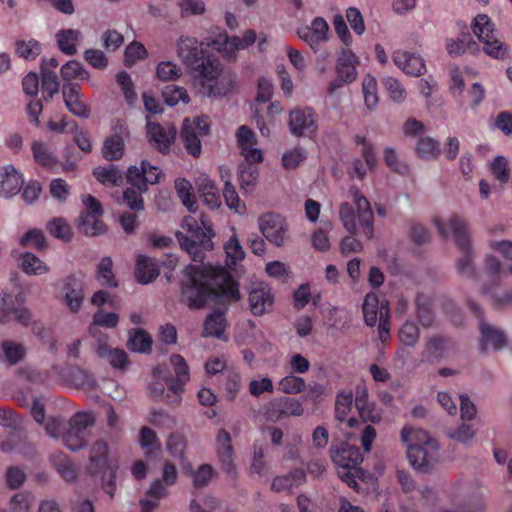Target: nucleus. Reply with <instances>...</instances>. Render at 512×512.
<instances>
[{
	"label": "nucleus",
	"instance_id": "1",
	"mask_svg": "<svg viewBox=\"0 0 512 512\" xmlns=\"http://www.w3.org/2000/svg\"><path fill=\"white\" fill-rule=\"evenodd\" d=\"M181 228L176 232L180 246L190 255L194 262L184 270L185 281L182 284V293L188 306L199 309L205 306L208 299L222 297L227 301H237L240 292L237 282L223 267H214L203 264L204 250L213 248L212 237L214 232L211 225L201 217L200 223L192 216L183 218Z\"/></svg>",
	"mask_w": 512,
	"mask_h": 512
},
{
	"label": "nucleus",
	"instance_id": "2",
	"mask_svg": "<svg viewBox=\"0 0 512 512\" xmlns=\"http://www.w3.org/2000/svg\"><path fill=\"white\" fill-rule=\"evenodd\" d=\"M434 225L443 239L452 235L457 247L463 253L456 264L458 272L467 277L472 276L474 267L467 220L458 214H452L445 220L435 219Z\"/></svg>",
	"mask_w": 512,
	"mask_h": 512
},
{
	"label": "nucleus",
	"instance_id": "3",
	"mask_svg": "<svg viewBox=\"0 0 512 512\" xmlns=\"http://www.w3.org/2000/svg\"><path fill=\"white\" fill-rule=\"evenodd\" d=\"M471 30L486 55L501 61L509 58L510 49L497 37L495 24L487 14H477L471 22Z\"/></svg>",
	"mask_w": 512,
	"mask_h": 512
},
{
	"label": "nucleus",
	"instance_id": "4",
	"mask_svg": "<svg viewBox=\"0 0 512 512\" xmlns=\"http://www.w3.org/2000/svg\"><path fill=\"white\" fill-rule=\"evenodd\" d=\"M215 71L210 75L208 73H198L194 77L196 85L200 86V91L209 97L225 96L235 88V75L230 71H224L217 59L210 61Z\"/></svg>",
	"mask_w": 512,
	"mask_h": 512
},
{
	"label": "nucleus",
	"instance_id": "5",
	"mask_svg": "<svg viewBox=\"0 0 512 512\" xmlns=\"http://www.w3.org/2000/svg\"><path fill=\"white\" fill-rule=\"evenodd\" d=\"M116 465L113 464L109 454V446L106 441L99 439L95 441L89 451L87 470L90 474H109V478L103 481V490L111 497L114 496V482Z\"/></svg>",
	"mask_w": 512,
	"mask_h": 512
},
{
	"label": "nucleus",
	"instance_id": "6",
	"mask_svg": "<svg viewBox=\"0 0 512 512\" xmlns=\"http://www.w3.org/2000/svg\"><path fill=\"white\" fill-rule=\"evenodd\" d=\"M176 52L179 59L193 73L194 77L198 73H208L215 71L210 64L212 60L206 56V51L202 48L196 38L181 36L176 42Z\"/></svg>",
	"mask_w": 512,
	"mask_h": 512
},
{
	"label": "nucleus",
	"instance_id": "7",
	"mask_svg": "<svg viewBox=\"0 0 512 512\" xmlns=\"http://www.w3.org/2000/svg\"><path fill=\"white\" fill-rule=\"evenodd\" d=\"M15 320L23 326L31 322L30 311L22 305V297L16 296L15 299L6 290L0 293V324H5Z\"/></svg>",
	"mask_w": 512,
	"mask_h": 512
},
{
	"label": "nucleus",
	"instance_id": "8",
	"mask_svg": "<svg viewBox=\"0 0 512 512\" xmlns=\"http://www.w3.org/2000/svg\"><path fill=\"white\" fill-rule=\"evenodd\" d=\"M258 224L262 235L276 247L283 246L289 239L288 224L279 214L273 212L263 214Z\"/></svg>",
	"mask_w": 512,
	"mask_h": 512
},
{
	"label": "nucleus",
	"instance_id": "9",
	"mask_svg": "<svg viewBox=\"0 0 512 512\" xmlns=\"http://www.w3.org/2000/svg\"><path fill=\"white\" fill-rule=\"evenodd\" d=\"M256 39L257 36L254 30L245 31L242 38L238 36L229 37L226 33H222L216 39L208 42L207 45L230 59L235 57L238 50H244L252 45Z\"/></svg>",
	"mask_w": 512,
	"mask_h": 512
},
{
	"label": "nucleus",
	"instance_id": "10",
	"mask_svg": "<svg viewBox=\"0 0 512 512\" xmlns=\"http://www.w3.org/2000/svg\"><path fill=\"white\" fill-rule=\"evenodd\" d=\"M63 303L72 312L81 310L85 299V283L83 277L75 274L67 276L61 289Z\"/></svg>",
	"mask_w": 512,
	"mask_h": 512
},
{
	"label": "nucleus",
	"instance_id": "11",
	"mask_svg": "<svg viewBox=\"0 0 512 512\" xmlns=\"http://www.w3.org/2000/svg\"><path fill=\"white\" fill-rule=\"evenodd\" d=\"M304 413L302 403L295 398L280 397L269 401L265 406V417L277 422L290 416H301Z\"/></svg>",
	"mask_w": 512,
	"mask_h": 512
},
{
	"label": "nucleus",
	"instance_id": "12",
	"mask_svg": "<svg viewBox=\"0 0 512 512\" xmlns=\"http://www.w3.org/2000/svg\"><path fill=\"white\" fill-rule=\"evenodd\" d=\"M297 36L316 52L329 39V24L323 17H316L310 25L298 28Z\"/></svg>",
	"mask_w": 512,
	"mask_h": 512
},
{
	"label": "nucleus",
	"instance_id": "13",
	"mask_svg": "<svg viewBox=\"0 0 512 512\" xmlns=\"http://www.w3.org/2000/svg\"><path fill=\"white\" fill-rule=\"evenodd\" d=\"M348 196L353 200L356 206L358 221L363 229L364 235L369 239L372 238L374 234V215L370 202L356 186L350 187Z\"/></svg>",
	"mask_w": 512,
	"mask_h": 512
},
{
	"label": "nucleus",
	"instance_id": "14",
	"mask_svg": "<svg viewBox=\"0 0 512 512\" xmlns=\"http://www.w3.org/2000/svg\"><path fill=\"white\" fill-rule=\"evenodd\" d=\"M248 301L252 314L260 316L272 309L274 296L271 293L270 287L260 282L251 286Z\"/></svg>",
	"mask_w": 512,
	"mask_h": 512
},
{
	"label": "nucleus",
	"instance_id": "15",
	"mask_svg": "<svg viewBox=\"0 0 512 512\" xmlns=\"http://www.w3.org/2000/svg\"><path fill=\"white\" fill-rule=\"evenodd\" d=\"M290 132L295 136H310L316 130L315 114L309 107L295 108L289 115Z\"/></svg>",
	"mask_w": 512,
	"mask_h": 512
},
{
	"label": "nucleus",
	"instance_id": "16",
	"mask_svg": "<svg viewBox=\"0 0 512 512\" xmlns=\"http://www.w3.org/2000/svg\"><path fill=\"white\" fill-rule=\"evenodd\" d=\"M62 96L65 106L71 114L83 119L89 118L91 111L84 102L79 85L75 83H65L62 87Z\"/></svg>",
	"mask_w": 512,
	"mask_h": 512
},
{
	"label": "nucleus",
	"instance_id": "17",
	"mask_svg": "<svg viewBox=\"0 0 512 512\" xmlns=\"http://www.w3.org/2000/svg\"><path fill=\"white\" fill-rule=\"evenodd\" d=\"M360 58L349 48H343L335 63L336 75L344 80L346 84H352L358 78L357 67Z\"/></svg>",
	"mask_w": 512,
	"mask_h": 512
},
{
	"label": "nucleus",
	"instance_id": "18",
	"mask_svg": "<svg viewBox=\"0 0 512 512\" xmlns=\"http://www.w3.org/2000/svg\"><path fill=\"white\" fill-rule=\"evenodd\" d=\"M240 153L246 161L262 162L263 152L257 148L256 134L247 126L242 125L236 132Z\"/></svg>",
	"mask_w": 512,
	"mask_h": 512
},
{
	"label": "nucleus",
	"instance_id": "19",
	"mask_svg": "<svg viewBox=\"0 0 512 512\" xmlns=\"http://www.w3.org/2000/svg\"><path fill=\"white\" fill-rule=\"evenodd\" d=\"M394 64L404 73L419 77L426 71L423 58L417 54L405 50H395L392 54Z\"/></svg>",
	"mask_w": 512,
	"mask_h": 512
},
{
	"label": "nucleus",
	"instance_id": "20",
	"mask_svg": "<svg viewBox=\"0 0 512 512\" xmlns=\"http://www.w3.org/2000/svg\"><path fill=\"white\" fill-rule=\"evenodd\" d=\"M22 174L13 165H4L0 168V195L10 198L18 194L23 187Z\"/></svg>",
	"mask_w": 512,
	"mask_h": 512
},
{
	"label": "nucleus",
	"instance_id": "21",
	"mask_svg": "<svg viewBox=\"0 0 512 512\" xmlns=\"http://www.w3.org/2000/svg\"><path fill=\"white\" fill-rule=\"evenodd\" d=\"M331 459L337 468L357 469L363 455L358 447L343 443L340 448L331 450Z\"/></svg>",
	"mask_w": 512,
	"mask_h": 512
},
{
	"label": "nucleus",
	"instance_id": "22",
	"mask_svg": "<svg viewBox=\"0 0 512 512\" xmlns=\"http://www.w3.org/2000/svg\"><path fill=\"white\" fill-rule=\"evenodd\" d=\"M217 455L222 463L223 470L231 476L236 475V467L233 462V447L231 435L225 429H220L216 436Z\"/></svg>",
	"mask_w": 512,
	"mask_h": 512
},
{
	"label": "nucleus",
	"instance_id": "23",
	"mask_svg": "<svg viewBox=\"0 0 512 512\" xmlns=\"http://www.w3.org/2000/svg\"><path fill=\"white\" fill-rule=\"evenodd\" d=\"M96 353L115 369H124L129 364L127 353L119 348H111L108 345V337L98 338Z\"/></svg>",
	"mask_w": 512,
	"mask_h": 512
},
{
	"label": "nucleus",
	"instance_id": "24",
	"mask_svg": "<svg viewBox=\"0 0 512 512\" xmlns=\"http://www.w3.org/2000/svg\"><path fill=\"white\" fill-rule=\"evenodd\" d=\"M147 133L155 147L160 152L165 153L175 139L176 129L172 126L163 127L158 123L148 122Z\"/></svg>",
	"mask_w": 512,
	"mask_h": 512
},
{
	"label": "nucleus",
	"instance_id": "25",
	"mask_svg": "<svg viewBox=\"0 0 512 512\" xmlns=\"http://www.w3.org/2000/svg\"><path fill=\"white\" fill-rule=\"evenodd\" d=\"M480 348L482 351L500 350L506 345V336L499 328L482 321L480 323Z\"/></svg>",
	"mask_w": 512,
	"mask_h": 512
},
{
	"label": "nucleus",
	"instance_id": "26",
	"mask_svg": "<svg viewBox=\"0 0 512 512\" xmlns=\"http://www.w3.org/2000/svg\"><path fill=\"white\" fill-rule=\"evenodd\" d=\"M355 407L362 422L377 423L381 420L380 413L375 410V404L369 401L367 389L363 385L355 389Z\"/></svg>",
	"mask_w": 512,
	"mask_h": 512
},
{
	"label": "nucleus",
	"instance_id": "27",
	"mask_svg": "<svg viewBox=\"0 0 512 512\" xmlns=\"http://www.w3.org/2000/svg\"><path fill=\"white\" fill-rule=\"evenodd\" d=\"M401 441L406 446V449L410 447H426L430 449L438 445L437 441L429 435V433L421 428L412 426H404L400 433Z\"/></svg>",
	"mask_w": 512,
	"mask_h": 512
},
{
	"label": "nucleus",
	"instance_id": "28",
	"mask_svg": "<svg viewBox=\"0 0 512 512\" xmlns=\"http://www.w3.org/2000/svg\"><path fill=\"white\" fill-rule=\"evenodd\" d=\"M353 404V394L351 391H340L335 401V418L338 422L347 427H358L361 423L354 417H348Z\"/></svg>",
	"mask_w": 512,
	"mask_h": 512
},
{
	"label": "nucleus",
	"instance_id": "29",
	"mask_svg": "<svg viewBox=\"0 0 512 512\" xmlns=\"http://www.w3.org/2000/svg\"><path fill=\"white\" fill-rule=\"evenodd\" d=\"M439 446L431 448L426 447H410L407 450V457L410 464L417 470L427 471L431 464L436 460Z\"/></svg>",
	"mask_w": 512,
	"mask_h": 512
},
{
	"label": "nucleus",
	"instance_id": "30",
	"mask_svg": "<svg viewBox=\"0 0 512 512\" xmlns=\"http://www.w3.org/2000/svg\"><path fill=\"white\" fill-rule=\"evenodd\" d=\"M306 482V473L302 469H294L285 475L276 476L271 483L275 492H291Z\"/></svg>",
	"mask_w": 512,
	"mask_h": 512
},
{
	"label": "nucleus",
	"instance_id": "31",
	"mask_svg": "<svg viewBox=\"0 0 512 512\" xmlns=\"http://www.w3.org/2000/svg\"><path fill=\"white\" fill-rule=\"evenodd\" d=\"M118 321V314L114 312H105L104 310H98L93 316V322L89 327V334L98 342L99 337H107L106 334H103L100 331V327L114 328L117 326Z\"/></svg>",
	"mask_w": 512,
	"mask_h": 512
},
{
	"label": "nucleus",
	"instance_id": "32",
	"mask_svg": "<svg viewBox=\"0 0 512 512\" xmlns=\"http://www.w3.org/2000/svg\"><path fill=\"white\" fill-rule=\"evenodd\" d=\"M159 275V269L155 261L147 256L140 255L136 260L135 276L141 284L153 282Z\"/></svg>",
	"mask_w": 512,
	"mask_h": 512
},
{
	"label": "nucleus",
	"instance_id": "33",
	"mask_svg": "<svg viewBox=\"0 0 512 512\" xmlns=\"http://www.w3.org/2000/svg\"><path fill=\"white\" fill-rule=\"evenodd\" d=\"M482 293L498 309L507 308L512 304V288L500 289L497 282L483 286Z\"/></svg>",
	"mask_w": 512,
	"mask_h": 512
},
{
	"label": "nucleus",
	"instance_id": "34",
	"mask_svg": "<svg viewBox=\"0 0 512 512\" xmlns=\"http://www.w3.org/2000/svg\"><path fill=\"white\" fill-rule=\"evenodd\" d=\"M260 162L244 161L239 165L238 178L241 190L245 193L251 192L258 178V168L256 164Z\"/></svg>",
	"mask_w": 512,
	"mask_h": 512
},
{
	"label": "nucleus",
	"instance_id": "35",
	"mask_svg": "<svg viewBox=\"0 0 512 512\" xmlns=\"http://www.w3.org/2000/svg\"><path fill=\"white\" fill-rule=\"evenodd\" d=\"M81 37V32L76 29H62L56 34L59 49L67 55L76 54Z\"/></svg>",
	"mask_w": 512,
	"mask_h": 512
},
{
	"label": "nucleus",
	"instance_id": "36",
	"mask_svg": "<svg viewBox=\"0 0 512 512\" xmlns=\"http://www.w3.org/2000/svg\"><path fill=\"white\" fill-rule=\"evenodd\" d=\"M50 461L57 470L58 474L65 481L70 482L75 480L77 476L76 467L67 457L66 454H64L63 452L53 453L50 456Z\"/></svg>",
	"mask_w": 512,
	"mask_h": 512
},
{
	"label": "nucleus",
	"instance_id": "37",
	"mask_svg": "<svg viewBox=\"0 0 512 512\" xmlns=\"http://www.w3.org/2000/svg\"><path fill=\"white\" fill-rule=\"evenodd\" d=\"M200 136L201 135L197 134L193 130V124L190 123V120L185 119L183 122L181 139L186 150L194 157L199 156L201 153L202 146L199 138Z\"/></svg>",
	"mask_w": 512,
	"mask_h": 512
},
{
	"label": "nucleus",
	"instance_id": "38",
	"mask_svg": "<svg viewBox=\"0 0 512 512\" xmlns=\"http://www.w3.org/2000/svg\"><path fill=\"white\" fill-rule=\"evenodd\" d=\"M198 186L205 205H207L210 209H216L220 207L221 197L214 183L210 179L206 177L199 178Z\"/></svg>",
	"mask_w": 512,
	"mask_h": 512
},
{
	"label": "nucleus",
	"instance_id": "39",
	"mask_svg": "<svg viewBox=\"0 0 512 512\" xmlns=\"http://www.w3.org/2000/svg\"><path fill=\"white\" fill-rule=\"evenodd\" d=\"M20 267L28 275H43L49 272V267L36 255L26 252L20 257Z\"/></svg>",
	"mask_w": 512,
	"mask_h": 512
},
{
	"label": "nucleus",
	"instance_id": "40",
	"mask_svg": "<svg viewBox=\"0 0 512 512\" xmlns=\"http://www.w3.org/2000/svg\"><path fill=\"white\" fill-rule=\"evenodd\" d=\"M226 327V319L223 312L216 311L209 315L204 323L205 337L213 336L216 338H222Z\"/></svg>",
	"mask_w": 512,
	"mask_h": 512
},
{
	"label": "nucleus",
	"instance_id": "41",
	"mask_svg": "<svg viewBox=\"0 0 512 512\" xmlns=\"http://www.w3.org/2000/svg\"><path fill=\"white\" fill-rule=\"evenodd\" d=\"M379 302V299L375 293H368L365 296L362 310L364 315L365 323L368 326H374L380 317V307L383 303Z\"/></svg>",
	"mask_w": 512,
	"mask_h": 512
},
{
	"label": "nucleus",
	"instance_id": "42",
	"mask_svg": "<svg viewBox=\"0 0 512 512\" xmlns=\"http://www.w3.org/2000/svg\"><path fill=\"white\" fill-rule=\"evenodd\" d=\"M102 215L83 213L79 219V227L87 236H96L105 231Z\"/></svg>",
	"mask_w": 512,
	"mask_h": 512
},
{
	"label": "nucleus",
	"instance_id": "43",
	"mask_svg": "<svg viewBox=\"0 0 512 512\" xmlns=\"http://www.w3.org/2000/svg\"><path fill=\"white\" fill-rule=\"evenodd\" d=\"M32 152L37 163L52 171H57L58 160L44 143L35 141L32 144Z\"/></svg>",
	"mask_w": 512,
	"mask_h": 512
},
{
	"label": "nucleus",
	"instance_id": "44",
	"mask_svg": "<svg viewBox=\"0 0 512 512\" xmlns=\"http://www.w3.org/2000/svg\"><path fill=\"white\" fill-rule=\"evenodd\" d=\"M93 175L104 185L117 186L123 181L122 172L112 164L94 169Z\"/></svg>",
	"mask_w": 512,
	"mask_h": 512
},
{
	"label": "nucleus",
	"instance_id": "45",
	"mask_svg": "<svg viewBox=\"0 0 512 512\" xmlns=\"http://www.w3.org/2000/svg\"><path fill=\"white\" fill-rule=\"evenodd\" d=\"M128 346L134 352L148 353L152 348V339L144 330L136 329L129 334Z\"/></svg>",
	"mask_w": 512,
	"mask_h": 512
},
{
	"label": "nucleus",
	"instance_id": "46",
	"mask_svg": "<svg viewBox=\"0 0 512 512\" xmlns=\"http://www.w3.org/2000/svg\"><path fill=\"white\" fill-rule=\"evenodd\" d=\"M362 93L367 109L374 110L378 105L377 81L371 74H366L362 81Z\"/></svg>",
	"mask_w": 512,
	"mask_h": 512
},
{
	"label": "nucleus",
	"instance_id": "47",
	"mask_svg": "<svg viewBox=\"0 0 512 512\" xmlns=\"http://www.w3.org/2000/svg\"><path fill=\"white\" fill-rule=\"evenodd\" d=\"M62 438L65 446L72 451L84 448L89 441L88 433L82 432L74 426H69Z\"/></svg>",
	"mask_w": 512,
	"mask_h": 512
},
{
	"label": "nucleus",
	"instance_id": "48",
	"mask_svg": "<svg viewBox=\"0 0 512 512\" xmlns=\"http://www.w3.org/2000/svg\"><path fill=\"white\" fill-rule=\"evenodd\" d=\"M113 262L110 257H103L97 265L96 277L97 280L105 286L117 287L118 282L112 271Z\"/></svg>",
	"mask_w": 512,
	"mask_h": 512
},
{
	"label": "nucleus",
	"instance_id": "49",
	"mask_svg": "<svg viewBox=\"0 0 512 512\" xmlns=\"http://www.w3.org/2000/svg\"><path fill=\"white\" fill-rule=\"evenodd\" d=\"M60 75L65 83H72L75 79H88L89 73L78 61L71 60L65 63L60 69Z\"/></svg>",
	"mask_w": 512,
	"mask_h": 512
},
{
	"label": "nucleus",
	"instance_id": "50",
	"mask_svg": "<svg viewBox=\"0 0 512 512\" xmlns=\"http://www.w3.org/2000/svg\"><path fill=\"white\" fill-rule=\"evenodd\" d=\"M175 188L182 204L188 209L189 212L195 213L197 210V204L194 200L192 193V185L186 179H177L175 181Z\"/></svg>",
	"mask_w": 512,
	"mask_h": 512
},
{
	"label": "nucleus",
	"instance_id": "51",
	"mask_svg": "<svg viewBox=\"0 0 512 512\" xmlns=\"http://www.w3.org/2000/svg\"><path fill=\"white\" fill-rule=\"evenodd\" d=\"M105 412L107 435L111 441H116L122 435V420L111 405L105 407Z\"/></svg>",
	"mask_w": 512,
	"mask_h": 512
},
{
	"label": "nucleus",
	"instance_id": "52",
	"mask_svg": "<svg viewBox=\"0 0 512 512\" xmlns=\"http://www.w3.org/2000/svg\"><path fill=\"white\" fill-rule=\"evenodd\" d=\"M1 349L5 358V361L9 363L10 365H15L19 361H21L25 354L26 349L25 347L15 341L12 340H5L1 344Z\"/></svg>",
	"mask_w": 512,
	"mask_h": 512
},
{
	"label": "nucleus",
	"instance_id": "53",
	"mask_svg": "<svg viewBox=\"0 0 512 512\" xmlns=\"http://www.w3.org/2000/svg\"><path fill=\"white\" fill-rule=\"evenodd\" d=\"M224 250L226 254V264L229 268L241 262L245 257V252L236 235L231 236L225 243Z\"/></svg>",
	"mask_w": 512,
	"mask_h": 512
},
{
	"label": "nucleus",
	"instance_id": "54",
	"mask_svg": "<svg viewBox=\"0 0 512 512\" xmlns=\"http://www.w3.org/2000/svg\"><path fill=\"white\" fill-rule=\"evenodd\" d=\"M41 78L42 96L46 101H49L59 92L58 76L52 70H44L41 72Z\"/></svg>",
	"mask_w": 512,
	"mask_h": 512
},
{
	"label": "nucleus",
	"instance_id": "55",
	"mask_svg": "<svg viewBox=\"0 0 512 512\" xmlns=\"http://www.w3.org/2000/svg\"><path fill=\"white\" fill-rule=\"evenodd\" d=\"M278 389L284 394H299L306 389V384L303 378L291 373L279 380Z\"/></svg>",
	"mask_w": 512,
	"mask_h": 512
},
{
	"label": "nucleus",
	"instance_id": "56",
	"mask_svg": "<svg viewBox=\"0 0 512 512\" xmlns=\"http://www.w3.org/2000/svg\"><path fill=\"white\" fill-rule=\"evenodd\" d=\"M103 156L107 160H117L122 157L124 152V142L119 135H113L107 138L103 145Z\"/></svg>",
	"mask_w": 512,
	"mask_h": 512
},
{
	"label": "nucleus",
	"instance_id": "57",
	"mask_svg": "<svg viewBox=\"0 0 512 512\" xmlns=\"http://www.w3.org/2000/svg\"><path fill=\"white\" fill-rule=\"evenodd\" d=\"M416 152L420 158L423 159H434L440 153L439 143L431 137H422L417 145Z\"/></svg>",
	"mask_w": 512,
	"mask_h": 512
},
{
	"label": "nucleus",
	"instance_id": "58",
	"mask_svg": "<svg viewBox=\"0 0 512 512\" xmlns=\"http://www.w3.org/2000/svg\"><path fill=\"white\" fill-rule=\"evenodd\" d=\"M382 84L392 101L401 103L406 99V90L398 79L386 76L382 79Z\"/></svg>",
	"mask_w": 512,
	"mask_h": 512
},
{
	"label": "nucleus",
	"instance_id": "59",
	"mask_svg": "<svg viewBox=\"0 0 512 512\" xmlns=\"http://www.w3.org/2000/svg\"><path fill=\"white\" fill-rule=\"evenodd\" d=\"M32 502L31 493L26 491L15 493L9 500L7 512H29Z\"/></svg>",
	"mask_w": 512,
	"mask_h": 512
},
{
	"label": "nucleus",
	"instance_id": "60",
	"mask_svg": "<svg viewBox=\"0 0 512 512\" xmlns=\"http://www.w3.org/2000/svg\"><path fill=\"white\" fill-rule=\"evenodd\" d=\"M416 306L420 323L426 328L430 327L434 321L430 299L423 295H418L416 298Z\"/></svg>",
	"mask_w": 512,
	"mask_h": 512
},
{
	"label": "nucleus",
	"instance_id": "61",
	"mask_svg": "<svg viewBox=\"0 0 512 512\" xmlns=\"http://www.w3.org/2000/svg\"><path fill=\"white\" fill-rule=\"evenodd\" d=\"M182 69L172 61H162L156 68V75L162 81H174L182 76Z\"/></svg>",
	"mask_w": 512,
	"mask_h": 512
},
{
	"label": "nucleus",
	"instance_id": "62",
	"mask_svg": "<svg viewBox=\"0 0 512 512\" xmlns=\"http://www.w3.org/2000/svg\"><path fill=\"white\" fill-rule=\"evenodd\" d=\"M339 218L344 228L350 234H356V214L353 206L348 202H342L339 206Z\"/></svg>",
	"mask_w": 512,
	"mask_h": 512
},
{
	"label": "nucleus",
	"instance_id": "63",
	"mask_svg": "<svg viewBox=\"0 0 512 512\" xmlns=\"http://www.w3.org/2000/svg\"><path fill=\"white\" fill-rule=\"evenodd\" d=\"M491 172L496 180L505 184L510 179L509 162L504 156H497L490 165Z\"/></svg>",
	"mask_w": 512,
	"mask_h": 512
},
{
	"label": "nucleus",
	"instance_id": "64",
	"mask_svg": "<svg viewBox=\"0 0 512 512\" xmlns=\"http://www.w3.org/2000/svg\"><path fill=\"white\" fill-rule=\"evenodd\" d=\"M163 98L169 106L177 105L179 102L188 103L190 100L186 89L175 85L165 87Z\"/></svg>",
	"mask_w": 512,
	"mask_h": 512
}]
</instances>
